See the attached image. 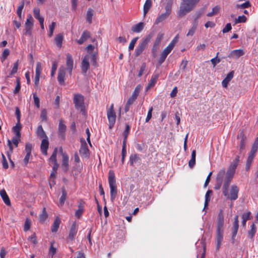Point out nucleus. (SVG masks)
<instances>
[{"label":"nucleus","mask_w":258,"mask_h":258,"mask_svg":"<svg viewBox=\"0 0 258 258\" xmlns=\"http://www.w3.org/2000/svg\"><path fill=\"white\" fill-rule=\"evenodd\" d=\"M238 223V216L236 215L234 218V222L233 223V226L232 228V240L233 243H234L235 238L237 235V231L239 228Z\"/></svg>","instance_id":"ddd939ff"},{"label":"nucleus","mask_w":258,"mask_h":258,"mask_svg":"<svg viewBox=\"0 0 258 258\" xmlns=\"http://www.w3.org/2000/svg\"><path fill=\"white\" fill-rule=\"evenodd\" d=\"M81 147L79 150L80 154L82 157L89 158L90 156L89 150L84 139H81Z\"/></svg>","instance_id":"9d476101"},{"label":"nucleus","mask_w":258,"mask_h":258,"mask_svg":"<svg viewBox=\"0 0 258 258\" xmlns=\"http://www.w3.org/2000/svg\"><path fill=\"white\" fill-rule=\"evenodd\" d=\"M224 219L223 211L221 209L218 215L216 225V250H219L222 245L224 234Z\"/></svg>","instance_id":"f03ea898"},{"label":"nucleus","mask_w":258,"mask_h":258,"mask_svg":"<svg viewBox=\"0 0 258 258\" xmlns=\"http://www.w3.org/2000/svg\"><path fill=\"white\" fill-rule=\"evenodd\" d=\"M152 37V35L149 34L141 39L135 49V54L136 56H140L147 48Z\"/></svg>","instance_id":"39448f33"},{"label":"nucleus","mask_w":258,"mask_h":258,"mask_svg":"<svg viewBox=\"0 0 258 258\" xmlns=\"http://www.w3.org/2000/svg\"><path fill=\"white\" fill-rule=\"evenodd\" d=\"M196 151L195 150L191 152V157L188 162V166L190 168H192L196 164Z\"/></svg>","instance_id":"ea45409f"},{"label":"nucleus","mask_w":258,"mask_h":258,"mask_svg":"<svg viewBox=\"0 0 258 258\" xmlns=\"http://www.w3.org/2000/svg\"><path fill=\"white\" fill-rule=\"evenodd\" d=\"M21 126L20 124L17 123L16 126L13 127V131L16 136H21L20 130Z\"/></svg>","instance_id":"338daca9"},{"label":"nucleus","mask_w":258,"mask_h":258,"mask_svg":"<svg viewBox=\"0 0 258 258\" xmlns=\"http://www.w3.org/2000/svg\"><path fill=\"white\" fill-rule=\"evenodd\" d=\"M169 54L167 53L166 51L163 50L162 52L161 53L160 58L158 60V63L159 65H161L163 63V62L165 61V59L166 58L167 55Z\"/></svg>","instance_id":"3c124183"},{"label":"nucleus","mask_w":258,"mask_h":258,"mask_svg":"<svg viewBox=\"0 0 258 258\" xmlns=\"http://www.w3.org/2000/svg\"><path fill=\"white\" fill-rule=\"evenodd\" d=\"M69 156L68 155H67L66 154H62V161L61 167H62V168L63 169V170L65 172L68 171L69 170Z\"/></svg>","instance_id":"b1692460"},{"label":"nucleus","mask_w":258,"mask_h":258,"mask_svg":"<svg viewBox=\"0 0 258 258\" xmlns=\"http://www.w3.org/2000/svg\"><path fill=\"white\" fill-rule=\"evenodd\" d=\"M66 128L67 126L63 123V120L62 119H59L58 128V134L63 139H64L65 137V132Z\"/></svg>","instance_id":"a211bd4d"},{"label":"nucleus","mask_w":258,"mask_h":258,"mask_svg":"<svg viewBox=\"0 0 258 258\" xmlns=\"http://www.w3.org/2000/svg\"><path fill=\"white\" fill-rule=\"evenodd\" d=\"M89 59L90 56L88 55H85L82 60L81 64V69L82 73L86 74L89 69Z\"/></svg>","instance_id":"dca6fc26"},{"label":"nucleus","mask_w":258,"mask_h":258,"mask_svg":"<svg viewBox=\"0 0 258 258\" xmlns=\"http://www.w3.org/2000/svg\"><path fill=\"white\" fill-rule=\"evenodd\" d=\"M21 136H16L15 135L12 139V141L10 140L11 142V144H13L15 147H17L19 144V142L20 141Z\"/></svg>","instance_id":"4d7b16f0"},{"label":"nucleus","mask_w":258,"mask_h":258,"mask_svg":"<svg viewBox=\"0 0 258 258\" xmlns=\"http://www.w3.org/2000/svg\"><path fill=\"white\" fill-rule=\"evenodd\" d=\"M169 54L167 53L166 51L163 50L162 52L161 53L160 58L158 60V63L159 65H161L163 63V62L165 61V59L166 58L167 55Z\"/></svg>","instance_id":"603ef678"},{"label":"nucleus","mask_w":258,"mask_h":258,"mask_svg":"<svg viewBox=\"0 0 258 258\" xmlns=\"http://www.w3.org/2000/svg\"><path fill=\"white\" fill-rule=\"evenodd\" d=\"M48 215L46 211V208H43L41 213L39 215V220L41 222H44L47 218Z\"/></svg>","instance_id":"49530a36"},{"label":"nucleus","mask_w":258,"mask_h":258,"mask_svg":"<svg viewBox=\"0 0 258 258\" xmlns=\"http://www.w3.org/2000/svg\"><path fill=\"white\" fill-rule=\"evenodd\" d=\"M108 183L110 187V199L113 202L117 195V188L114 172L110 170L108 172Z\"/></svg>","instance_id":"20e7f679"},{"label":"nucleus","mask_w":258,"mask_h":258,"mask_svg":"<svg viewBox=\"0 0 258 258\" xmlns=\"http://www.w3.org/2000/svg\"><path fill=\"white\" fill-rule=\"evenodd\" d=\"M227 176L225 175L224 169L219 170L217 174L216 178V184L214 188L216 190H219L221 187H223Z\"/></svg>","instance_id":"0eeeda50"},{"label":"nucleus","mask_w":258,"mask_h":258,"mask_svg":"<svg viewBox=\"0 0 258 258\" xmlns=\"http://www.w3.org/2000/svg\"><path fill=\"white\" fill-rule=\"evenodd\" d=\"M31 221L30 219L27 218L25 220L24 226V231H28L31 227Z\"/></svg>","instance_id":"e2e57ef3"},{"label":"nucleus","mask_w":258,"mask_h":258,"mask_svg":"<svg viewBox=\"0 0 258 258\" xmlns=\"http://www.w3.org/2000/svg\"><path fill=\"white\" fill-rule=\"evenodd\" d=\"M42 69L41 62H37L36 63L35 69V76L34 79V84L36 86H38L39 85V79L42 72Z\"/></svg>","instance_id":"4468645a"},{"label":"nucleus","mask_w":258,"mask_h":258,"mask_svg":"<svg viewBox=\"0 0 258 258\" xmlns=\"http://www.w3.org/2000/svg\"><path fill=\"white\" fill-rule=\"evenodd\" d=\"M197 26H198V24H196L193 23L192 26L189 30L188 33L186 34V36H192L197 30Z\"/></svg>","instance_id":"6e6d98bb"},{"label":"nucleus","mask_w":258,"mask_h":258,"mask_svg":"<svg viewBox=\"0 0 258 258\" xmlns=\"http://www.w3.org/2000/svg\"><path fill=\"white\" fill-rule=\"evenodd\" d=\"M33 18L31 14H29L27 16L26 21L25 23V25L33 27Z\"/></svg>","instance_id":"864d4df0"},{"label":"nucleus","mask_w":258,"mask_h":258,"mask_svg":"<svg viewBox=\"0 0 258 258\" xmlns=\"http://www.w3.org/2000/svg\"><path fill=\"white\" fill-rule=\"evenodd\" d=\"M159 77V74L155 72L151 77V80H150L147 87L146 90H148L150 89L153 87L156 84L158 79Z\"/></svg>","instance_id":"f3484780"},{"label":"nucleus","mask_w":258,"mask_h":258,"mask_svg":"<svg viewBox=\"0 0 258 258\" xmlns=\"http://www.w3.org/2000/svg\"><path fill=\"white\" fill-rule=\"evenodd\" d=\"M240 137L241 138L240 143L239 145V150L240 152H241L245 148L246 145V137L245 136L243 131H242L240 135Z\"/></svg>","instance_id":"cd10ccee"},{"label":"nucleus","mask_w":258,"mask_h":258,"mask_svg":"<svg viewBox=\"0 0 258 258\" xmlns=\"http://www.w3.org/2000/svg\"><path fill=\"white\" fill-rule=\"evenodd\" d=\"M141 159L137 154H132L130 157L129 163L130 166H134L135 164L139 162Z\"/></svg>","instance_id":"473e14b6"},{"label":"nucleus","mask_w":258,"mask_h":258,"mask_svg":"<svg viewBox=\"0 0 258 258\" xmlns=\"http://www.w3.org/2000/svg\"><path fill=\"white\" fill-rule=\"evenodd\" d=\"M196 151L195 150L191 152V157L188 162V166L190 168H192L196 164Z\"/></svg>","instance_id":"58836bf2"},{"label":"nucleus","mask_w":258,"mask_h":258,"mask_svg":"<svg viewBox=\"0 0 258 258\" xmlns=\"http://www.w3.org/2000/svg\"><path fill=\"white\" fill-rule=\"evenodd\" d=\"M239 159L240 156L237 155L235 158L231 163L227 171H225V175L227 176L226 178H233L236 169L239 162Z\"/></svg>","instance_id":"6e6552de"},{"label":"nucleus","mask_w":258,"mask_h":258,"mask_svg":"<svg viewBox=\"0 0 258 258\" xmlns=\"http://www.w3.org/2000/svg\"><path fill=\"white\" fill-rule=\"evenodd\" d=\"M126 143L125 141H123L121 150V162L122 164L124 162L125 158L126 155Z\"/></svg>","instance_id":"79ce46f5"},{"label":"nucleus","mask_w":258,"mask_h":258,"mask_svg":"<svg viewBox=\"0 0 258 258\" xmlns=\"http://www.w3.org/2000/svg\"><path fill=\"white\" fill-rule=\"evenodd\" d=\"M107 117L108 120V127L112 129L115 123L116 115L114 108V104L112 103L109 108H107Z\"/></svg>","instance_id":"423d86ee"},{"label":"nucleus","mask_w":258,"mask_h":258,"mask_svg":"<svg viewBox=\"0 0 258 258\" xmlns=\"http://www.w3.org/2000/svg\"><path fill=\"white\" fill-rule=\"evenodd\" d=\"M56 26V23L52 22L51 24L49 26V32L48 35L49 37H51L53 34V31Z\"/></svg>","instance_id":"052dcab7"},{"label":"nucleus","mask_w":258,"mask_h":258,"mask_svg":"<svg viewBox=\"0 0 258 258\" xmlns=\"http://www.w3.org/2000/svg\"><path fill=\"white\" fill-rule=\"evenodd\" d=\"M48 147L49 141L48 138L42 139L40 145V150L42 154L44 155H47V150Z\"/></svg>","instance_id":"6ab92c4d"},{"label":"nucleus","mask_w":258,"mask_h":258,"mask_svg":"<svg viewBox=\"0 0 258 258\" xmlns=\"http://www.w3.org/2000/svg\"><path fill=\"white\" fill-rule=\"evenodd\" d=\"M164 34L161 33H159L158 34L156 39L154 42V45L152 47V51L153 53V56L154 57H156V51L159 48V45L161 42L162 39H163Z\"/></svg>","instance_id":"f8f14e48"},{"label":"nucleus","mask_w":258,"mask_h":258,"mask_svg":"<svg viewBox=\"0 0 258 258\" xmlns=\"http://www.w3.org/2000/svg\"><path fill=\"white\" fill-rule=\"evenodd\" d=\"M24 7V0H23L21 2V5L18 7L17 10V14L20 19L22 17V12Z\"/></svg>","instance_id":"13d9d810"},{"label":"nucleus","mask_w":258,"mask_h":258,"mask_svg":"<svg viewBox=\"0 0 258 258\" xmlns=\"http://www.w3.org/2000/svg\"><path fill=\"white\" fill-rule=\"evenodd\" d=\"M137 98V97H136L135 95H132L128 98L124 107V111L125 113L129 111L130 106L134 103Z\"/></svg>","instance_id":"a878e982"},{"label":"nucleus","mask_w":258,"mask_h":258,"mask_svg":"<svg viewBox=\"0 0 258 258\" xmlns=\"http://www.w3.org/2000/svg\"><path fill=\"white\" fill-rule=\"evenodd\" d=\"M220 9V7L218 6L214 7L212 9V11L211 12L208 13L207 14V16L208 17H212L217 15L219 12Z\"/></svg>","instance_id":"de8ad7c7"},{"label":"nucleus","mask_w":258,"mask_h":258,"mask_svg":"<svg viewBox=\"0 0 258 258\" xmlns=\"http://www.w3.org/2000/svg\"><path fill=\"white\" fill-rule=\"evenodd\" d=\"M169 16V15L166 13H162V14L159 15L155 20V24H159L160 23L162 22V21L165 20L166 19H167Z\"/></svg>","instance_id":"e433bc0d"},{"label":"nucleus","mask_w":258,"mask_h":258,"mask_svg":"<svg viewBox=\"0 0 258 258\" xmlns=\"http://www.w3.org/2000/svg\"><path fill=\"white\" fill-rule=\"evenodd\" d=\"M256 232V227L254 223H253L250 226V229L248 231V236L251 239H252L255 235Z\"/></svg>","instance_id":"72a5a7b5"},{"label":"nucleus","mask_w":258,"mask_h":258,"mask_svg":"<svg viewBox=\"0 0 258 258\" xmlns=\"http://www.w3.org/2000/svg\"><path fill=\"white\" fill-rule=\"evenodd\" d=\"M8 146H9V149H10V151H8L7 152V155L9 158V160L10 161V162L12 165V166L13 167H14L15 166V164H14V162L12 160L11 158V154L12 153H13V146H12V144H11V142L10 141V140H8Z\"/></svg>","instance_id":"2f4dec72"},{"label":"nucleus","mask_w":258,"mask_h":258,"mask_svg":"<svg viewBox=\"0 0 258 258\" xmlns=\"http://www.w3.org/2000/svg\"><path fill=\"white\" fill-rule=\"evenodd\" d=\"M211 193H212V191L211 190H208L206 194L204 208H206L208 205L209 202L210 201V194Z\"/></svg>","instance_id":"bf43d9fd"},{"label":"nucleus","mask_w":258,"mask_h":258,"mask_svg":"<svg viewBox=\"0 0 258 258\" xmlns=\"http://www.w3.org/2000/svg\"><path fill=\"white\" fill-rule=\"evenodd\" d=\"M144 23L143 22H140L136 25H135L132 27L131 30L133 32L140 33L144 29Z\"/></svg>","instance_id":"7c9ffc66"},{"label":"nucleus","mask_w":258,"mask_h":258,"mask_svg":"<svg viewBox=\"0 0 258 258\" xmlns=\"http://www.w3.org/2000/svg\"><path fill=\"white\" fill-rule=\"evenodd\" d=\"M57 154V149L56 148H55L54 149L51 156L49 158V161L52 162L53 164L57 163V159H56Z\"/></svg>","instance_id":"c03bdc74"},{"label":"nucleus","mask_w":258,"mask_h":258,"mask_svg":"<svg viewBox=\"0 0 258 258\" xmlns=\"http://www.w3.org/2000/svg\"><path fill=\"white\" fill-rule=\"evenodd\" d=\"M90 32L88 30H85L83 32L80 38L78 40H77V42L79 44L81 45L83 44L85 41H86L87 39L90 38Z\"/></svg>","instance_id":"412c9836"},{"label":"nucleus","mask_w":258,"mask_h":258,"mask_svg":"<svg viewBox=\"0 0 258 258\" xmlns=\"http://www.w3.org/2000/svg\"><path fill=\"white\" fill-rule=\"evenodd\" d=\"M63 39V36L62 34H57L55 36V37L54 38V41H55V43L56 46L60 48L61 47Z\"/></svg>","instance_id":"c9c22d12"},{"label":"nucleus","mask_w":258,"mask_h":258,"mask_svg":"<svg viewBox=\"0 0 258 258\" xmlns=\"http://www.w3.org/2000/svg\"><path fill=\"white\" fill-rule=\"evenodd\" d=\"M178 40L179 35L177 34L168 45L171 46L172 47L174 48L176 44L178 42Z\"/></svg>","instance_id":"774afa93"},{"label":"nucleus","mask_w":258,"mask_h":258,"mask_svg":"<svg viewBox=\"0 0 258 258\" xmlns=\"http://www.w3.org/2000/svg\"><path fill=\"white\" fill-rule=\"evenodd\" d=\"M36 134L37 136L41 139L47 138V136L44 131L42 125H39L36 129Z\"/></svg>","instance_id":"393cba45"},{"label":"nucleus","mask_w":258,"mask_h":258,"mask_svg":"<svg viewBox=\"0 0 258 258\" xmlns=\"http://www.w3.org/2000/svg\"><path fill=\"white\" fill-rule=\"evenodd\" d=\"M61 220L58 217L55 218L54 221L51 226V231L53 233H55L58 231Z\"/></svg>","instance_id":"c756f323"},{"label":"nucleus","mask_w":258,"mask_h":258,"mask_svg":"<svg viewBox=\"0 0 258 258\" xmlns=\"http://www.w3.org/2000/svg\"><path fill=\"white\" fill-rule=\"evenodd\" d=\"M254 158V156L248 155V158L246 160V166H245V169L247 171H249V170L250 169Z\"/></svg>","instance_id":"a19ab883"},{"label":"nucleus","mask_w":258,"mask_h":258,"mask_svg":"<svg viewBox=\"0 0 258 258\" xmlns=\"http://www.w3.org/2000/svg\"><path fill=\"white\" fill-rule=\"evenodd\" d=\"M247 18L244 15L239 16L237 18L235 19V24L245 23L246 22Z\"/></svg>","instance_id":"680f3d73"},{"label":"nucleus","mask_w":258,"mask_h":258,"mask_svg":"<svg viewBox=\"0 0 258 258\" xmlns=\"http://www.w3.org/2000/svg\"><path fill=\"white\" fill-rule=\"evenodd\" d=\"M219 53V52H218L216 54V56L214 58H213L211 59V62H212L214 67H215L216 66V64L219 63L221 61V59L218 58Z\"/></svg>","instance_id":"69168bd1"},{"label":"nucleus","mask_w":258,"mask_h":258,"mask_svg":"<svg viewBox=\"0 0 258 258\" xmlns=\"http://www.w3.org/2000/svg\"><path fill=\"white\" fill-rule=\"evenodd\" d=\"M169 54L167 53L166 51L163 50L162 52L161 53L160 58L158 60V63L159 65H161L163 63V62L165 61V59L166 58L167 55Z\"/></svg>","instance_id":"8fccbe9b"},{"label":"nucleus","mask_w":258,"mask_h":258,"mask_svg":"<svg viewBox=\"0 0 258 258\" xmlns=\"http://www.w3.org/2000/svg\"><path fill=\"white\" fill-rule=\"evenodd\" d=\"M244 54V52L242 49H235L232 50L228 55V57L232 58H238Z\"/></svg>","instance_id":"4be33fe9"},{"label":"nucleus","mask_w":258,"mask_h":258,"mask_svg":"<svg viewBox=\"0 0 258 258\" xmlns=\"http://www.w3.org/2000/svg\"><path fill=\"white\" fill-rule=\"evenodd\" d=\"M234 73L233 71H232L228 73L226 78L223 80L222 82V86L224 88H226L228 86L229 82L232 80L233 78Z\"/></svg>","instance_id":"c85d7f7f"},{"label":"nucleus","mask_w":258,"mask_h":258,"mask_svg":"<svg viewBox=\"0 0 258 258\" xmlns=\"http://www.w3.org/2000/svg\"><path fill=\"white\" fill-rule=\"evenodd\" d=\"M73 102L76 109L80 110L82 112L85 111V107L84 104V97L83 95L81 94H75L73 98Z\"/></svg>","instance_id":"1a4fd4ad"},{"label":"nucleus","mask_w":258,"mask_h":258,"mask_svg":"<svg viewBox=\"0 0 258 258\" xmlns=\"http://www.w3.org/2000/svg\"><path fill=\"white\" fill-rule=\"evenodd\" d=\"M61 192H62V195L61 196V197L59 199V205L61 206L63 205V204H64V202L66 200L67 197V191L66 190L64 187H62L61 188Z\"/></svg>","instance_id":"f704fd0d"},{"label":"nucleus","mask_w":258,"mask_h":258,"mask_svg":"<svg viewBox=\"0 0 258 258\" xmlns=\"http://www.w3.org/2000/svg\"><path fill=\"white\" fill-rule=\"evenodd\" d=\"M40 119L42 121H47V111L45 109H43L41 110V114H40Z\"/></svg>","instance_id":"0e129e2a"},{"label":"nucleus","mask_w":258,"mask_h":258,"mask_svg":"<svg viewBox=\"0 0 258 258\" xmlns=\"http://www.w3.org/2000/svg\"><path fill=\"white\" fill-rule=\"evenodd\" d=\"M33 11L34 18L39 21L41 29L44 30V18L40 15V9L38 8H35Z\"/></svg>","instance_id":"2eb2a0df"},{"label":"nucleus","mask_w":258,"mask_h":258,"mask_svg":"<svg viewBox=\"0 0 258 258\" xmlns=\"http://www.w3.org/2000/svg\"><path fill=\"white\" fill-rule=\"evenodd\" d=\"M152 1L151 0H146L144 5V14L145 16L149 11L150 10L151 6H152Z\"/></svg>","instance_id":"4c0bfd02"},{"label":"nucleus","mask_w":258,"mask_h":258,"mask_svg":"<svg viewBox=\"0 0 258 258\" xmlns=\"http://www.w3.org/2000/svg\"><path fill=\"white\" fill-rule=\"evenodd\" d=\"M0 195L5 204L7 206H10L11 201L10 198L5 189L0 190Z\"/></svg>","instance_id":"bb28decb"},{"label":"nucleus","mask_w":258,"mask_h":258,"mask_svg":"<svg viewBox=\"0 0 258 258\" xmlns=\"http://www.w3.org/2000/svg\"><path fill=\"white\" fill-rule=\"evenodd\" d=\"M66 75L65 69L63 67H61L59 69L57 79L59 83L63 85L64 83V77Z\"/></svg>","instance_id":"5701e85b"},{"label":"nucleus","mask_w":258,"mask_h":258,"mask_svg":"<svg viewBox=\"0 0 258 258\" xmlns=\"http://www.w3.org/2000/svg\"><path fill=\"white\" fill-rule=\"evenodd\" d=\"M233 178H226L223 187H222V193L227 199L231 201H235L238 198L239 189L235 185H232L229 189L230 184Z\"/></svg>","instance_id":"f257e3e1"},{"label":"nucleus","mask_w":258,"mask_h":258,"mask_svg":"<svg viewBox=\"0 0 258 258\" xmlns=\"http://www.w3.org/2000/svg\"><path fill=\"white\" fill-rule=\"evenodd\" d=\"M93 14L94 11L91 8H89L87 12L86 20L90 24L92 23Z\"/></svg>","instance_id":"37998d69"},{"label":"nucleus","mask_w":258,"mask_h":258,"mask_svg":"<svg viewBox=\"0 0 258 258\" xmlns=\"http://www.w3.org/2000/svg\"><path fill=\"white\" fill-rule=\"evenodd\" d=\"M236 7L237 9H244L250 7L251 3L249 1H247L243 4L237 5Z\"/></svg>","instance_id":"09e8293b"},{"label":"nucleus","mask_w":258,"mask_h":258,"mask_svg":"<svg viewBox=\"0 0 258 258\" xmlns=\"http://www.w3.org/2000/svg\"><path fill=\"white\" fill-rule=\"evenodd\" d=\"M78 230V226L76 221L73 222L69 230V235L67 238L68 240L73 241L77 234Z\"/></svg>","instance_id":"9b49d317"},{"label":"nucleus","mask_w":258,"mask_h":258,"mask_svg":"<svg viewBox=\"0 0 258 258\" xmlns=\"http://www.w3.org/2000/svg\"><path fill=\"white\" fill-rule=\"evenodd\" d=\"M200 0H183L179 11L177 12V15L179 17H182L186 14L188 13L193 10L196 5Z\"/></svg>","instance_id":"7ed1b4c3"},{"label":"nucleus","mask_w":258,"mask_h":258,"mask_svg":"<svg viewBox=\"0 0 258 258\" xmlns=\"http://www.w3.org/2000/svg\"><path fill=\"white\" fill-rule=\"evenodd\" d=\"M131 129V126L129 124H126L125 130L123 133V136L124 137L123 141H125V143H126L127 141V138L128 137V135L129 134V132Z\"/></svg>","instance_id":"5fc2aeb1"},{"label":"nucleus","mask_w":258,"mask_h":258,"mask_svg":"<svg viewBox=\"0 0 258 258\" xmlns=\"http://www.w3.org/2000/svg\"><path fill=\"white\" fill-rule=\"evenodd\" d=\"M66 65L67 69L69 71V74L70 75H71L73 69L74 60L71 54L70 53H68L67 54Z\"/></svg>","instance_id":"aec40b11"},{"label":"nucleus","mask_w":258,"mask_h":258,"mask_svg":"<svg viewBox=\"0 0 258 258\" xmlns=\"http://www.w3.org/2000/svg\"><path fill=\"white\" fill-rule=\"evenodd\" d=\"M78 208V210L75 212V216L79 219L82 216L84 210L83 205L81 203L79 205Z\"/></svg>","instance_id":"a18cd8bd"}]
</instances>
